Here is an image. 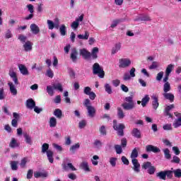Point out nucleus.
<instances>
[{"instance_id": "nucleus-48", "label": "nucleus", "mask_w": 181, "mask_h": 181, "mask_svg": "<svg viewBox=\"0 0 181 181\" xmlns=\"http://www.w3.org/2000/svg\"><path fill=\"white\" fill-rule=\"evenodd\" d=\"M24 138L25 139L26 144H28V145H32V137H30L29 134H25Z\"/></svg>"}, {"instance_id": "nucleus-12", "label": "nucleus", "mask_w": 181, "mask_h": 181, "mask_svg": "<svg viewBox=\"0 0 181 181\" xmlns=\"http://www.w3.org/2000/svg\"><path fill=\"white\" fill-rule=\"evenodd\" d=\"M163 96L165 100H168L170 103H173L175 101V95L172 93L165 92L163 93Z\"/></svg>"}, {"instance_id": "nucleus-50", "label": "nucleus", "mask_w": 181, "mask_h": 181, "mask_svg": "<svg viewBox=\"0 0 181 181\" xmlns=\"http://www.w3.org/2000/svg\"><path fill=\"white\" fill-rule=\"evenodd\" d=\"M95 148L100 149L103 146V143L100 140H95L93 143Z\"/></svg>"}, {"instance_id": "nucleus-24", "label": "nucleus", "mask_w": 181, "mask_h": 181, "mask_svg": "<svg viewBox=\"0 0 181 181\" xmlns=\"http://www.w3.org/2000/svg\"><path fill=\"white\" fill-rule=\"evenodd\" d=\"M63 169L64 170H72V171L77 170V169H76V168L74 167V165H73L71 163L64 164L63 166Z\"/></svg>"}, {"instance_id": "nucleus-33", "label": "nucleus", "mask_w": 181, "mask_h": 181, "mask_svg": "<svg viewBox=\"0 0 181 181\" xmlns=\"http://www.w3.org/2000/svg\"><path fill=\"white\" fill-rule=\"evenodd\" d=\"M77 149H80V144L78 143L72 145L69 148V151L71 153H76V151H77Z\"/></svg>"}, {"instance_id": "nucleus-57", "label": "nucleus", "mask_w": 181, "mask_h": 181, "mask_svg": "<svg viewBox=\"0 0 181 181\" xmlns=\"http://www.w3.org/2000/svg\"><path fill=\"white\" fill-rule=\"evenodd\" d=\"M101 135H107V130L105 129V126L103 125L99 129Z\"/></svg>"}, {"instance_id": "nucleus-45", "label": "nucleus", "mask_w": 181, "mask_h": 181, "mask_svg": "<svg viewBox=\"0 0 181 181\" xmlns=\"http://www.w3.org/2000/svg\"><path fill=\"white\" fill-rule=\"evenodd\" d=\"M117 158L112 157L110 158L109 162L112 168H115V166H117Z\"/></svg>"}, {"instance_id": "nucleus-46", "label": "nucleus", "mask_w": 181, "mask_h": 181, "mask_svg": "<svg viewBox=\"0 0 181 181\" xmlns=\"http://www.w3.org/2000/svg\"><path fill=\"white\" fill-rule=\"evenodd\" d=\"M158 67H159V62H153L152 64L150 66H148V69L150 70H155V69H158Z\"/></svg>"}, {"instance_id": "nucleus-37", "label": "nucleus", "mask_w": 181, "mask_h": 181, "mask_svg": "<svg viewBox=\"0 0 181 181\" xmlns=\"http://www.w3.org/2000/svg\"><path fill=\"white\" fill-rule=\"evenodd\" d=\"M89 37H90V33H88V31L85 32L84 35H83L81 34L78 35V37L79 39H83V40H88Z\"/></svg>"}, {"instance_id": "nucleus-44", "label": "nucleus", "mask_w": 181, "mask_h": 181, "mask_svg": "<svg viewBox=\"0 0 181 181\" xmlns=\"http://www.w3.org/2000/svg\"><path fill=\"white\" fill-rule=\"evenodd\" d=\"M105 90L107 94H112V88H111L110 83L105 84Z\"/></svg>"}, {"instance_id": "nucleus-58", "label": "nucleus", "mask_w": 181, "mask_h": 181, "mask_svg": "<svg viewBox=\"0 0 181 181\" xmlns=\"http://www.w3.org/2000/svg\"><path fill=\"white\" fill-rule=\"evenodd\" d=\"M79 25L80 23L75 21L71 23V28L74 29V30H76L78 28Z\"/></svg>"}, {"instance_id": "nucleus-64", "label": "nucleus", "mask_w": 181, "mask_h": 181, "mask_svg": "<svg viewBox=\"0 0 181 181\" xmlns=\"http://www.w3.org/2000/svg\"><path fill=\"white\" fill-rule=\"evenodd\" d=\"M156 171V168H155V167L152 165L148 169V173L149 175H153Z\"/></svg>"}, {"instance_id": "nucleus-14", "label": "nucleus", "mask_w": 181, "mask_h": 181, "mask_svg": "<svg viewBox=\"0 0 181 181\" xmlns=\"http://www.w3.org/2000/svg\"><path fill=\"white\" fill-rule=\"evenodd\" d=\"M175 108V105H168L164 110L165 115L166 117H169V118H172V114H170V111Z\"/></svg>"}, {"instance_id": "nucleus-22", "label": "nucleus", "mask_w": 181, "mask_h": 181, "mask_svg": "<svg viewBox=\"0 0 181 181\" xmlns=\"http://www.w3.org/2000/svg\"><path fill=\"white\" fill-rule=\"evenodd\" d=\"M151 98L153 100L152 106L153 110H158V107H159V102L158 98L156 97V95H152Z\"/></svg>"}, {"instance_id": "nucleus-56", "label": "nucleus", "mask_w": 181, "mask_h": 181, "mask_svg": "<svg viewBox=\"0 0 181 181\" xmlns=\"http://www.w3.org/2000/svg\"><path fill=\"white\" fill-rule=\"evenodd\" d=\"M26 39H28V37L23 35H18V40H20L21 43H26Z\"/></svg>"}, {"instance_id": "nucleus-61", "label": "nucleus", "mask_w": 181, "mask_h": 181, "mask_svg": "<svg viewBox=\"0 0 181 181\" xmlns=\"http://www.w3.org/2000/svg\"><path fill=\"white\" fill-rule=\"evenodd\" d=\"M138 21H151V17H149L148 16H143L141 17H140Z\"/></svg>"}, {"instance_id": "nucleus-43", "label": "nucleus", "mask_w": 181, "mask_h": 181, "mask_svg": "<svg viewBox=\"0 0 181 181\" xmlns=\"http://www.w3.org/2000/svg\"><path fill=\"white\" fill-rule=\"evenodd\" d=\"M47 151H49V144L47 143H45L42 146V153H47Z\"/></svg>"}, {"instance_id": "nucleus-59", "label": "nucleus", "mask_w": 181, "mask_h": 181, "mask_svg": "<svg viewBox=\"0 0 181 181\" xmlns=\"http://www.w3.org/2000/svg\"><path fill=\"white\" fill-rule=\"evenodd\" d=\"M86 125H87V122H86V120H81L78 123V127L80 129H83V128H85Z\"/></svg>"}, {"instance_id": "nucleus-19", "label": "nucleus", "mask_w": 181, "mask_h": 181, "mask_svg": "<svg viewBox=\"0 0 181 181\" xmlns=\"http://www.w3.org/2000/svg\"><path fill=\"white\" fill-rule=\"evenodd\" d=\"M26 107L30 110H33V108L36 107V103L33 99L30 98L26 100Z\"/></svg>"}, {"instance_id": "nucleus-51", "label": "nucleus", "mask_w": 181, "mask_h": 181, "mask_svg": "<svg viewBox=\"0 0 181 181\" xmlns=\"http://www.w3.org/2000/svg\"><path fill=\"white\" fill-rule=\"evenodd\" d=\"M98 159H100V157L97 155H95L93 156V159H92V163L93 165H94V166H97V165H98Z\"/></svg>"}, {"instance_id": "nucleus-32", "label": "nucleus", "mask_w": 181, "mask_h": 181, "mask_svg": "<svg viewBox=\"0 0 181 181\" xmlns=\"http://www.w3.org/2000/svg\"><path fill=\"white\" fill-rule=\"evenodd\" d=\"M47 157L49 162V163H53L54 158H53V151L49 150L47 151Z\"/></svg>"}, {"instance_id": "nucleus-3", "label": "nucleus", "mask_w": 181, "mask_h": 181, "mask_svg": "<svg viewBox=\"0 0 181 181\" xmlns=\"http://www.w3.org/2000/svg\"><path fill=\"white\" fill-rule=\"evenodd\" d=\"M124 101H126V103L122 104L123 110H125L126 111H131V110H134V108H135V103L134 102L133 95L126 97Z\"/></svg>"}, {"instance_id": "nucleus-20", "label": "nucleus", "mask_w": 181, "mask_h": 181, "mask_svg": "<svg viewBox=\"0 0 181 181\" xmlns=\"http://www.w3.org/2000/svg\"><path fill=\"white\" fill-rule=\"evenodd\" d=\"M18 69H19L21 74H23V76H29V71L28 70V68H26V66L25 65L19 64Z\"/></svg>"}, {"instance_id": "nucleus-49", "label": "nucleus", "mask_w": 181, "mask_h": 181, "mask_svg": "<svg viewBox=\"0 0 181 181\" xmlns=\"http://www.w3.org/2000/svg\"><path fill=\"white\" fill-rule=\"evenodd\" d=\"M53 88L54 90H58L61 93H62L63 91V86L62 85V83H57L56 85H54Z\"/></svg>"}, {"instance_id": "nucleus-40", "label": "nucleus", "mask_w": 181, "mask_h": 181, "mask_svg": "<svg viewBox=\"0 0 181 181\" xmlns=\"http://www.w3.org/2000/svg\"><path fill=\"white\" fill-rule=\"evenodd\" d=\"M34 177H47V173H35Z\"/></svg>"}, {"instance_id": "nucleus-27", "label": "nucleus", "mask_w": 181, "mask_h": 181, "mask_svg": "<svg viewBox=\"0 0 181 181\" xmlns=\"http://www.w3.org/2000/svg\"><path fill=\"white\" fill-rule=\"evenodd\" d=\"M54 115L57 117L58 119H62V117H63V112H62V110L60 109H55L54 111Z\"/></svg>"}, {"instance_id": "nucleus-38", "label": "nucleus", "mask_w": 181, "mask_h": 181, "mask_svg": "<svg viewBox=\"0 0 181 181\" xmlns=\"http://www.w3.org/2000/svg\"><path fill=\"white\" fill-rule=\"evenodd\" d=\"M19 162L18 161H11L10 165L12 170H18V165Z\"/></svg>"}, {"instance_id": "nucleus-23", "label": "nucleus", "mask_w": 181, "mask_h": 181, "mask_svg": "<svg viewBox=\"0 0 181 181\" xmlns=\"http://www.w3.org/2000/svg\"><path fill=\"white\" fill-rule=\"evenodd\" d=\"M121 47H122L121 42L116 43L112 49V54H115V53H118V52L121 50Z\"/></svg>"}, {"instance_id": "nucleus-11", "label": "nucleus", "mask_w": 181, "mask_h": 181, "mask_svg": "<svg viewBox=\"0 0 181 181\" xmlns=\"http://www.w3.org/2000/svg\"><path fill=\"white\" fill-rule=\"evenodd\" d=\"M30 29L33 35H38V33H40V28L35 23L31 24L30 26Z\"/></svg>"}, {"instance_id": "nucleus-42", "label": "nucleus", "mask_w": 181, "mask_h": 181, "mask_svg": "<svg viewBox=\"0 0 181 181\" xmlns=\"http://www.w3.org/2000/svg\"><path fill=\"white\" fill-rule=\"evenodd\" d=\"M28 161L29 159L28 158V157L23 158L20 163L21 168H25L26 166V163H28Z\"/></svg>"}, {"instance_id": "nucleus-17", "label": "nucleus", "mask_w": 181, "mask_h": 181, "mask_svg": "<svg viewBox=\"0 0 181 181\" xmlns=\"http://www.w3.org/2000/svg\"><path fill=\"white\" fill-rule=\"evenodd\" d=\"M8 86H9V90L12 95H16L18 94V89L15 87V84L12 82H8Z\"/></svg>"}, {"instance_id": "nucleus-1", "label": "nucleus", "mask_w": 181, "mask_h": 181, "mask_svg": "<svg viewBox=\"0 0 181 181\" xmlns=\"http://www.w3.org/2000/svg\"><path fill=\"white\" fill-rule=\"evenodd\" d=\"M138 151H139V148H134L130 155L132 163L133 165L132 169L134 170V173H141V164L138 161V159H136V158H138Z\"/></svg>"}, {"instance_id": "nucleus-60", "label": "nucleus", "mask_w": 181, "mask_h": 181, "mask_svg": "<svg viewBox=\"0 0 181 181\" xmlns=\"http://www.w3.org/2000/svg\"><path fill=\"white\" fill-rule=\"evenodd\" d=\"M83 93L86 95H88L89 94H90L92 93L91 92V88H90L89 86L85 87L84 89H83Z\"/></svg>"}, {"instance_id": "nucleus-28", "label": "nucleus", "mask_w": 181, "mask_h": 181, "mask_svg": "<svg viewBox=\"0 0 181 181\" xmlns=\"http://www.w3.org/2000/svg\"><path fill=\"white\" fill-rule=\"evenodd\" d=\"M163 93H169L170 90H172V87L170 86V83L167 82L163 84Z\"/></svg>"}, {"instance_id": "nucleus-5", "label": "nucleus", "mask_w": 181, "mask_h": 181, "mask_svg": "<svg viewBox=\"0 0 181 181\" xmlns=\"http://www.w3.org/2000/svg\"><path fill=\"white\" fill-rule=\"evenodd\" d=\"M113 129L117 132L119 136H124V129H125V125L124 124H119L117 120H113Z\"/></svg>"}, {"instance_id": "nucleus-52", "label": "nucleus", "mask_w": 181, "mask_h": 181, "mask_svg": "<svg viewBox=\"0 0 181 181\" xmlns=\"http://www.w3.org/2000/svg\"><path fill=\"white\" fill-rule=\"evenodd\" d=\"M152 166V164L151 162L147 161L146 163H144L143 165H141L142 169H149Z\"/></svg>"}, {"instance_id": "nucleus-39", "label": "nucleus", "mask_w": 181, "mask_h": 181, "mask_svg": "<svg viewBox=\"0 0 181 181\" xmlns=\"http://www.w3.org/2000/svg\"><path fill=\"white\" fill-rule=\"evenodd\" d=\"M47 93L49 94V95L53 97V95H54V90H53V87H52L51 86H47Z\"/></svg>"}, {"instance_id": "nucleus-21", "label": "nucleus", "mask_w": 181, "mask_h": 181, "mask_svg": "<svg viewBox=\"0 0 181 181\" xmlns=\"http://www.w3.org/2000/svg\"><path fill=\"white\" fill-rule=\"evenodd\" d=\"M8 74L10 77L12 78L13 81L14 82V84L16 86H18V84H19V81L18 80V76H16V72L13 71H10Z\"/></svg>"}, {"instance_id": "nucleus-9", "label": "nucleus", "mask_w": 181, "mask_h": 181, "mask_svg": "<svg viewBox=\"0 0 181 181\" xmlns=\"http://www.w3.org/2000/svg\"><path fill=\"white\" fill-rule=\"evenodd\" d=\"M13 117L14 119L11 120V125L13 127V128H18V121H19V119L21 118V116L18 113L13 112Z\"/></svg>"}, {"instance_id": "nucleus-41", "label": "nucleus", "mask_w": 181, "mask_h": 181, "mask_svg": "<svg viewBox=\"0 0 181 181\" xmlns=\"http://www.w3.org/2000/svg\"><path fill=\"white\" fill-rule=\"evenodd\" d=\"M115 150L117 155H121L122 153V147L120 145L116 144L115 145Z\"/></svg>"}, {"instance_id": "nucleus-6", "label": "nucleus", "mask_w": 181, "mask_h": 181, "mask_svg": "<svg viewBox=\"0 0 181 181\" xmlns=\"http://www.w3.org/2000/svg\"><path fill=\"white\" fill-rule=\"evenodd\" d=\"M47 23L49 30H53L54 28L59 29V28H60V20L59 18H55L54 22L52 20H47Z\"/></svg>"}, {"instance_id": "nucleus-35", "label": "nucleus", "mask_w": 181, "mask_h": 181, "mask_svg": "<svg viewBox=\"0 0 181 181\" xmlns=\"http://www.w3.org/2000/svg\"><path fill=\"white\" fill-rule=\"evenodd\" d=\"M10 148H18L19 146V144L16 141V139L15 138H12L11 141L9 144Z\"/></svg>"}, {"instance_id": "nucleus-30", "label": "nucleus", "mask_w": 181, "mask_h": 181, "mask_svg": "<svg viewBox=\"0 0 181 181\" xmlns=\"http://www.w3.org/2000/svg\"><path fill=\"white\" fill-rule=\"evenodd\" d=\"M81 168L85 170V172H90V167H88V163L86 161H83L81 163Z\"/></svg>"}, {"instance_id": "nucleus-34", "label": "nucleus", "mask_w": 181, "mask_h": 181, "mask_svg": "<svg viewBox=\"0 0 181 181\" xmlns=\"http://www.w3.org/2000/svg\"><path fill=\"white\" fill-rule=\"evenodd\" d=\"M175 69V65L170 64H169L165 69V74L170 76L173 70Z\"/></svg>"}, {"instance_id": "nucleus-13", "label": "nucleus", "mask_w": 181, "mask_h": 181, "mask_svg": "<svg viewBox=\"0 0 181 181\" xmlns=\"http://www.w3.org/2000/svg\"><path fill=\"white\" fill-rule=\"evenodd\" d=\"M132 135L134 138H136L137 139H141L142 138V134H141V130H139L138 128H134L132 131Z\"/></svg>"}, {"instance_id": "nucleus-25", "label": "nucleus", "mask_w": 181, "mask_h": 181, "mask_svg": "<svg viewBox=\"0 0 181 181\" xmlns=\"http://www.w3.org/2000/svg\"><path fill=\"white\" fill-rule=\"evenodd\" d=\"M77 49L76 48H72L71 49V59L72 62H77Z\"/></svg>"}, {"instance_id": "nucleus-10", "label": "nucleus", "mask_w": 181, "mask_h": 181, "mask_svg": "<svg viewBox=\"0 0 181 181\" xmlns=\"http://www.w3.org/2000/svg\"><path fill=\"white\" fill-rule=\"evenodd\" d=\"M146 152H153V153H159L160 152V149L155 146L147 145L146 146Z\"/></svg>"}, {"instance_id": "nucleus-31", "label": "nucleus", "mask_w": 181, "mask_h": 181, "mask_svg": "<svg viewBox=\"0 0 181 181\" xmlns=\"http://www.w3.org/2000/svg\"><path fill=\"white\" fill-rule=\"evenodd\" d=\"M157 177L161 180H166V173L165 171H160L156 174Z\"/></svg>"}, {"instance_id": "nucleus-55", "label": "nucleus", "mask_w": 181, "mask_h": 181, "mask_svg": "<svg viewBox=\"0 0 181 181\" xmlns=\"http://www.w3.org/2000/svg\"><path fill=\"white\" fill-rule=\"evenodd\" d=\"M162 78H163V71H160V72L157 74V76H156V80L157 81H161Z\"/></svg>"}, {"instance_id": "nucleus-62", "label": "nucleus", "mask_w": 181, "mask_h": 181, "mask_svg": "<svg viewBox=\"0 0 181 181\" xmlns=\"http://www.w3.org/2000/svg\"><path fill=\"white\" fill-rule=\"evenodd\" d=\"M12 36H13V35H12V32L11 31V30H7L5 33L6 39H11V37H12Z\"/></svg>"}, {"instance_id": "nucleus-47", "label": "nucleus", "mask_w": 181, "mask_h": 181, "mask_svg": "<svg viewBox=\"0 0 181 181\" xmlns=\"http://www.w3.org/2000/svg\"><path fill=\"white\" fill-rule=\"evenodd\" d=\"M59 32L62 36H66V25L64 24L59 27Z\"/></svg>"}, {"instance_id": "nucleus-29", "label": "nucleus", "mask_w": 181, "mask_h": 181, "mask_svg": "<svg viewBox=\"0 0 181 181\" xmlns=\"http://www.w3.org/2000/svg\"><path fill=\"white\" fill-rule=\"evenodd\" d=\"M56 125H57V119H56V117H51L49 119V127L50 128H54L56 127Z\"/></svg>"}, {"instance_id": "nucleus-4", "label": "nucleus", "mask_w": 181, "mask_h": 181, "mask_svg": "<svg viewBox=\"0 0 181 181\" xmlns=\"http://www.w3.org/2000/svg\"><path fill=\"white\" fill-rule=\"evenodd\" d=\"M93 74H98L100 78H104V76H105V73L104 72V69L100 66V64L95 63L93 65Z\"/></svg>"}, {"instance_id": "nucleus-15", "label": "nucleus", "mask_w": 181, "mask_h": 181, "mask_svg": "<svg viewBox=\"0 0 181 181\" xmlns=\"http://www.w3.org/2000/svg\"><path fill=\"white\" fill-rule=\"evenodd\" d=\"M33 43L32 42L28 40L24 43L23 47L25 52H32Z\"/></svg>"}, {"instance_id": "nucleus-8", "label": "nucleus", "mask_w": 181, "mask_h": 181, "mask_svg": "<svg viewBox=\"0 0 181 181\" xmlns=\"http://www.w3.org/2000/svg\"><path fill=\"white\" fill-rule=\"evenodd\" d=\"M174 115H175V117H177V119L175 120L173 125L174 128H179V127H181V114L175 112L174 113Z\"/></svg>"}, {"instance_id": "nucleus-18", "label": "nucleus", "mask_w": 181, "mask_h": 181, "mask_svg": "<svg viewBox=\"0 0 181 181\" xmlns=\"http://www.w3.org/2000/svg\"><path fill=\"white\" fill-rule=\"evenodd\" d=\"M86 110L88 111V115L90 117V118H94V117H95V107L93 106H90L86 107Z\"/></svg>"}, {"instance_id": "nucleus-26", "label": "nucleus", "mask_w": 181, "mask_h": 181, "mask_svg": "<svg viewBox=\"0 0 181 181\" xmlns=\"http://www.w3.org/2000/svg\"><path fill=\"white\" fill-rule=\"evenodd\" d=\"M117 117L119 119H124L125 118V113H124V110L121 107H117Z\"/></svg>"}, {"instance_id": "nucleus-2", "label": "nucleus", "mask_w": 181, "mask_h": 181, "mask_svg": "<svg viewBox=\"0 0 181 181\" xmlns=\"http://www.w3.org/2000/svg\"><path fill=\"white\" fill-rule=\"evenodd\" d=\"M98 53V47H95L93 48L91 53L90 52L87 51L86 49H82L80 50V54L81 56L83 57L86 59H90V57H92V59H95L98 56L97 54Z\"/></svg>"}, {"instance_id": "nucleus-36", "label": "nucleus", "mask_w": 181, "mask_h": 181, "mask_svg": "<svg viewBox=\"0 0 181 181\" xmlns=\"http://www.w3.org/2000/svg\"><path fill=\"white\" fill-rule=\"evenodd\" d=\"M163 151L164 153V156L165 159H170V158H172V156L170 155V151L169 150V148H165L163 150Z\"/></svg>"}, {"instance_id": "nucleus-53", "label": "nucleus", "mask_w": 181, "mask_h": 181, "mask_svg": "<svg viewBox=\"0 0 181 181\" xmlns=\"http://www.w3.org/2000/svg\"><path fill=\"white\" fill-rule=\"evenodd\" d=\"M52 146L54 148V149H57L59 152H63V147L62 146H59L57 144H53Z\"/></svg>"}, {"instance_id": "nucleus-7", "label": "nucleus", "mask_w": 181, "mask_h": 181, "mask_svg": "<svg viewBox=\"0 0 181 181\" xmlns=\"http://www.w3.org/2000/svg\"><path fill=\"white\" fill-rule=\"evenodd\" d=\"M131 66V59L127 58H122L119 59V69H127Z\"/></svg>"}, {"instance_id": "nucleus-54", "label": "nucleus", "mask_w": 181, "mask_h": 181, "mask_svg": "<svg viewBox=\"0 0 181 181\" xmlns=\"http://www.w3.org/2000/svg\"><path fill=\"white\" fill-rule=\"evenodd\" d=\"M173 173L175 175V177H181V170L180 169H177L173 170Z\"/></svg>"}, {"instance_id": "nucleus-16", "label": "nucleus", "mask_w": 181, "mask_h": 181, "mask_svg": "<svg viewBox=\"0 0 181 181\" xmlns=\"http://www.w3.org/2000/svg\"><path fill=\"white\" fill-rule=\"evenodd\" d=\"M149 100H151V98H149V95H146L144 97L142 98L141 102L140 100L137 101V104H141L142 107H146V104L149 103Z\"/></svg>"}, {"instance_id": "nucleus-63", "label": "nucleus", "mask_w": 181, "mask_h": 181, "mask_svg": "<svg viewBox=\"0 0 181 181\" xmlns=\"http://www.w3.org/2000/svg\"><path fill=\"white\" fill-rule=\"evenodd\" d=\"M165 173L168 179H172V177H173V170H165Z\"/></svg>"}]
</instances>
